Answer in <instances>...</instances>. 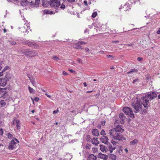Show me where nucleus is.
Instances as JSON below:
<instances>
[{
    "mask_svg": "<svg viewBox=\"0 0 160 160\" xmlns=\"http://www.w3.org/2000/svg\"><path fill=\"white\" fill-rule=\"evenodd\" d=\"M44 14H49L50 11L48 10H45L44 11Z\"/></svg>",
    "mask_w": 160,
    "mask_h": 160,
    "instance_id": "72a5a7b5",
    "label": "nucleus"
},
{
    "mask_svg": "<svg viewBox=\"0 0 160 160\" xmlns=\"http://www.w3.org/2000/svg\"><path fill=\"white\" fill-rule=\"evenodd\" d=\"M99 95V93L96 94V96H98Z\"/></svg>",
    "mask_w": 160,
    "mask_h": 160,
    "instance_id": "69168bd1",
    "label": "nucleus"
},
{
    "mask_svg": "<svg viewBox=\"0 0 160 160\" xmlns=\"http://www.w3.org/2000/svg\"><path fill=\"white\" fill-rule=\"evenodd\" d=\"M22 52L25 56L29 58H32L38 55V53L36 51H32L28 49L22 50Z\"/></svg>",
    "mask_w": 160,
    "mask_h": 160,
    "instance_id": "7ed1b4c3",
    "label": "nucleus"
},
{
    "mask_svg": "<svg viewBox=\"0 0 160 160\" xmlns=\"http://www.w3.org/2000/svg\"><path fill=\"white\" fill-rule=\"evenodd\" d=\"M6 105V102L4 100H0V107H4Z\"/></svg>",
    "mask_w": 160,
    "mask_h": 160,
    "instance_id": "412c9836",
    "label": "nucleus"
},
{
    "mask_svg": "<svg viewBox=\"0 0 160 160\" xmlns=\"http://www.w3.org/2000/svg\"><path fill=\"white\" fill-rule=\"evenodd\" d=\"M112 42L113 43H117V42H118L119 41H112Z\"/></svg>",
    "mask_w": 160,
    "mask_h": 160,
    "instance_id": "052dcab7",
    "label": "nucleus"
},
{
    "mask_svg": "<svg viewBox=\"0 0 160 160\" xmlns=\"http://www.w3.org/2000/svg\"><path fill=\"white\" fill-rule=\"evenodd\" d=\"M48 4L51 7L55 8L60 5V1L58 0H50L49 1Z\"/></svg>",
    "mask_w": 160,
    "mask_h": 160,
    "instance_id": "39448f33",
    "label": "nucleus"
},
{
    "mask_svg": "<svg viewBox=\"0 0 160 160\" xmlns=\"http://www.w3.org/2000/svg\"><path fill=\"white\" fill-rule=\"evenodd\" d=\"M39 98L37 97H35V98H34V100L36 102H38L39 100Z\"/></svg>",
    "mask_w": 160,
    "mask_h": 160,
    "instance_id": "de8ad7c7",
    "label": "nucleus"
},
{
    "mask_svg": "<svg viewBox=\"0 0 160 160\" xmlns=\"http://www.w3.org/2000/svg\"><path fill=\"white\" fill-rule=\"evenodd\" d=\"M17 143L14 140H12L10 143V145L8 146V149L10 150H12L16 147Z\"/></svg>",
    "mask_w": 160,
    "mask_h": 160,
    "instance_id": "1a4fd4ad",
    "label": "nucleus"
},
{
    "mask_svg": "<svg viewBox=\"0 0 160 160\" xmlns=\"http://www.w3.org/2000/svg\"><path fill=\"white\" fill-rule=\"evenodd\" d=\"M45 95H46L47 97H49V98H50L51 97V96L49 95L47 93L45 94Z\"/></svg>",
    "mask_w": 160,
    "mask_h": 160,
    "instance_id": "864d4df0",
    "label": "nucleus"
},
{
    "mask_svg": "<svg viewBox=\"0 0 160 160\" xmlns=\"http://www.w3.org/2000/svg\"><path fill=\"white\" fill-rule=\"evenodd\" d=\"M122 110L126 114L128 115L129 117L132 118H134V115L131 108L128 107H125L123 108Z\"/></svg>",
    "mask_w": 160,
    "mask_h": 160,
    "instance_id": "20e7f679",
    "label": "nucleus"
},
{
    "mask_svg": "<svg viewBox=\"0 0 160 160\" xmlns=\"http://www.w3.org/2000/svg\"><path fill=\"white\" fill-rule=\"evenodd\" d=\"M123 127L122 126L120 125H118L115 128L111 129L110 130H115L116 132H122L124 131V129H123Z\"/></svg>",
    "mask_w": 160,
    "mask_h": 160,
    "instance_id": "423d86ee",
    "label": "nucleus"
},
{
    "mask_svg": "<svg viewBox=\"0 0 160 160\" xmlns=\"http://www.w3.org/2000/svg\"><path fill=\"white\" fill-rule=\"evenodd\" d=\"M7 32V31L6 30V29L5 28H4L3 30V32L4 33L6 32Z\"/></svg>",
    "mask_w": 160,
    "mask_h": 160,
    "instance_id": "680f3d73",
    "label": "nucleus"
},
{
    "mask_svg": "<svg viewBox=\"0 0 160 160\" xmlns=\"http://www.w3.org/2000/svg\"><path fill=\"white\" fill-rule=\"evenodd\" d=\"M12 76V75L9 72H6V74L5 76V78L6 79L9 80L11 79Z\"/></svg>",
    "mask_w": 160,
    "mask_h": 160,
    "instance_id": "2eb2a0df",
    "label": "nucleus"
},
{
    "mask_svg": "<svg viewBox=\"0 0 160 160\" xmlns=\"http://www.w3.org/2000/svg\"><path fill=\"white\" fill-rule=\"evenodd\" d=\"M68 70L71 73H74L75 72L74 71L73 69H68Z\"/></svg>",
    "mask_w": 160,
    "mask_h": 160,
    "instance_id": "79ce46f5",
    "label": "nucleus"
},
{
    "mask_svg": "<svg viewBox=\"0 0 160 160\" xmlns=\"http://www.w3.org/2000/svg\"><path fill=\"white\" fill-rule=\"evenodd\" d=\"M137 71V69H131V70L130 71L127 72V73L128 74H129L131 73V72H136Z\"/></svg>",
    "mask_w": 160,
    "mask_h": 160,
    "instance_id": "cd10ccee",
    "label": "nucleus"
},
{
    "mask_svg": "<svg viewBox=\"0 0 160 160\" xmlns=\"http://www.w3.org/2000/svg\"><path fill=\"white\" fill-rule=\"evenodd\" d=\"M106 57L108 58H114V57L112 55H108L106 56Z\"/></svg>",
    "mask_w": 160,
    "mask_h": 160,
    "instance_id": "ea45409f",
    "label": "nucleus"
},
{
    "mask_svg": "<svg viewBox=\"0 0 160 160\" xmlns=\"http://www.w3.org/2000/svg\"><path fill=\"white\" fill-rule=\"evenodd\" d=\"M119 117L121 119L123 120L124 118V114L122 113H120L119 115Z\"/></svg>",
    "mask_w": 160,
    "mask_h": 160,
    "instance_id": "a878e982",
    "label": "nucleus"
},
{
    "mask_svg": "<svg viewBox=\"0 0 160 160\" xmlns=\"http://www.w3.org/2000/svg\"><path fill=\"white\" fill-rule=\"evenodd\" d=\"M9 68L8 66H7L5 67L2 70V72H3V73L6 70L9 69Z\"/></svg>",
    "mask_w": 160,
    "mask_h": 160,
    "instance_id": "f704fd0d",
    "label": "nucleus"
},
{
    "mask_svg": "<svg viewBox=\"0 0 160 160\" xmlns=\"http://www.w3.org/2000/svg\"><path fill=\"white\" fill-rule=\"evenodd\" d=\"M92 133L93 135L96 136H97L99 135L98 131L96 129H93Z\"/></svg>",
    "mask_w": 160,
    "mask_h": 160,
    "instance_id": "f3484780",
    "label": "nucleus"
},
{
    "mask_svg": "<svg viewBox=\"0 0 160 160\" xmlns=\"http://www.w3.org/2000/svg\"><path fill=\"white\" fill-rule=\"evenodd\" d=\"M4 133V131L2 128H0V136H2Z\"/></svg>",
    "mask_w": 160,
    "mask_h": 160,
    "instance_id": "7c9ffc66",
    "label": "nucleus"
},
{
    "mask_svg": "<svg viewBox=\"0 0 160 160\" xmlns=\"http://www.w3.org/2000/svg\"><path fill=\"white\" fill-rule=\"evenodd\" d=\"M110 157L112 160H115L116 159V156L113 154H110Z\"/></svg>",
    "mask_w": 160,
    "mask_h": 160,
    "instance_id": "b1692460",
    "label": "nucleus"
},
{
    "mask_svg": "<svg viewBox=\"0 0 160 160\" xmlns=\"http://www.w3.org/2000/svg\"><path fill=\"white\" fill-rule=\"evenodd\" d=\"M85 51H86L87 52H88L89 51V49L88 48H85Z\"/></svg>",
    "mask_w": 160,
    "mask_h": 160,
    "instance_id": "3c124183",
    "label": "nucleus"
},
{
    "mask_svg": "<svg viewBox=\"0 0 160 160\" xmlns=\"http://www.w3.org/2000/svg\"><path fill=\"white\" fill-rule=\"evenodd\" d=\"M92 92V91H88L87 92V93H91Z\"/></svg>",
    "mask_w": 160,
    "mask_h": 160,
    "instance_id": "0e129e2a",
    "label": "nucleus"
},
{
    "mask_svg": "<svg viewBox=\"0 0 160 160\" xmlns=\"http://www.w3.org/2000/svg\"><path fill=\"white\" fill-rule=\"evenodd\" d=\"M7 136L10 138H11L13 136L12 134H11L10 132H8L6 134Z\"/></svg>",
    "mask_w": 160,
    "mask_h": 160,
    "instance_id": "c85d7f7f",
    "label": "nucleus"
},
{
    "mask_svg": "<svg viewBox=\"0 0 160 160\" xmlns=\"http://www.w3.org/2000/svg\"><path fill=\"white\" fill-rule=\"evenodd\" d=\"M13 124L16 123V127L18 129H19L20 128V121L18 119H14L13 121Z\"/></svg>",
    "mask_w": 160,
    "mask_h": 160,
    "instance_id": "9b49d317",
    "label": "nucleus"
},
{
    "mask_svg": "<svg viewBox=\"0 0 160 160\" xmlns=\"http://www.w3.org/2000/svg\"><path fill=\"white\" fill-rule=\"evenodd\" d=\"M15 140L18 143L19 142V141H18V140L17 139L15 138Z\"/></svg>",
    "mask_w": 160,
    "mask_h": 160,
    "instance_id": "e2e57ef3",
    "label": "nucleus"
},
{
    "mask_svg": "<svg viewBox=\"0 0 160 160\" xmlns=\"http://www.w3.org/2000/svg\"><path fill=\"white\" fill-rule=\"evenodd\" d=\"M59 112V110L58 109H57L56 110H54L53 111L52 113L53 114H56L58 112Z\"/></svg>",
    "mask_w": 160,
    "mask_h": 160,
    "instance_id": "58836bf2",
    "label": "nucleus"
},
{
    "mask_svg": "<svg viewBox=\"0 0 160 160\" xmlns=\"http://www.w3.org/2000/svg\"><path fill=\"white\" fill-rule=\"evenodd\" d=\"M21 2H24L26 3H28L29 2H30L31 3V2H30L29 1H28V0H22Z\"/></svg>",
    "mask_w": 160,
    "mask_h": 160,
    "instance_id": "a19ab883",
    "label": "nucleus"
},
{
    "mask_svg": "<svg viewBox=\"0 0 160 160\" xmlns=\"http://www.w3.org/2000/svg\"><path fill=\"white\" fill-rule=\"evenodd\" d=\"M9 42L10 44L12 45H15L16 44V42L14 41H10Z\"/></svg>",
    "mask_w": 160,
    "mask_h": 160,
    "instance_id": "473e14b6",
    "label": "nucleus"
},
{
    "mask_svg": "<svg viewBox=\"0 0 160 160\" xmlns=\"http://www.w3.org/2000/svg\"><path fill=\"white\" fill-rule=\"evenodd\" d=\"M40 1H42V3L43 2L44 0H35V2L31 1L30 2L33 4L38 5L39 4Z\"/></svg>",
    "mask_w": 160,
    "mask_h": 160,
    "instance_id": "6ab92c4d",
    "label": "nucleus"
},
{
    "mask_svg": "<svg viewBox=\"0 0 160 160\" xmlns=\"http://www.w3.org/2000/svg\"><path fill=\"white\" fill-rule=\"evenodd\" d=\"M37 160H42V158H40L38 159H37Z\"/></svg>",
    "mask_w": 160,
    "mask_h": 160,
    "instance_id": "338daca9",
    "label": "nucleus"
},
{
    "mask_svg": "<svg viewBox=\"0 0 160 160\" xmlns=\"http://www.w3.org/2000/svg\"><path fill=\"white\" fill-rule=\"evenodd\" d=\"M83 2L85 4V5L86 6H87L88 5V2H87V1H86V0L84 1V2Z\"/></svg>",
    "mask_w": 160,
    "mask_h": 160,
    "instance_id": "09e8293b",
    "label": "nucleus"
},
{
    "mask_svg": "<svg viewBox=\"0 0 160 160\" xmlns=\"http://www.w3.org/2000/svg\"><path fill=\"white\" fill-rule=\"evenodd\" d=\"M92 150L93 153H96L98 152V149L96 148H92Z\"/></svg>",
    "mask_w": 160,
    "mask_h": 160,
    "instance_id": "2f4dec72",
    "label": "nucleus"
},
{
    "mask_svg": "<svg viewBox=\"0 0 160 160\" xmlns=\"http://www.w3.org/2000/svg\"><path fill=\"white\" fill-rule=\"evenodd\" d=\"M100 134L101 135H105L106 134L105 132L103 130H102L100 132Z\"/></svg>",
    "mask_w": 160,
    "mask_h": 160,
    "instance_id": "e433bc0d",
    "label": "nucleus"
},
{
    "mask_svg": "<svg viewBox=\"0 0 160 160\" xmlns=\"http://www.w3.org/2000/svg\"><path fill=\"white\" fill-rule=\"evenodd\" d=\"M138 80V79H136L133 81V83H134L135 82L137 81Z\"/></svg>",
    "mask_w": 160,
    "mask_h": 160,
    "instance_id": "603ef678",
    "label": "nucleus"
},
{
    "mask_svg": "<svg viewBox=\"0 0 160 160\" xmlns=\"http://www.w3.org/2000/svg\"><path fill=\"white\" fill-rule=\"evenodd\" d=\"M101 140L102 142L105 144L108 143V137L106 136H103L101 138Z\"/></svg>",
    "mask_w": 160,
    "mask_h": 160,
    "instance_id": "f8f14e48",
    "label": "nucleus"
},
{
    "mask_svg": "<svg viewBox=\"0 0 160 160\" xmlns=\"http://www.w3.org/2000/svg\"><path fill=\"white\" fill-rule=\"evenodd\" d=\"M97 159V157L93 154H91L88 157V160H95Z\"/></svg>",
    "mask_w": 160,
    "mask_h": 160,
    "instance_id": "a211bd4d",
    "label": "nucleus"
},
{
    "mask_svg": "<svg viewBox=\"0 0 160 160\" xmlns=\"http://www.w3.org/2000/svg\"><path fill=\"white\" fill-rule=\"evenodd\" d=\"M3 75V72H0V77L2 76Z\"/></svg>",
    "mask_w": 160,
    "mask_h": 160,
    "instance_id": "5fc2aeb1",
    "label": "nucleus"
},
{
    "mask_svg": "<svg viewBox=\"0 0 160 160\" xmlns=\"http://www.w3.org/2000/svg\"><path fill=\"white\" fill-rule=\"evenodd\" d=\"M75 0H67L69 2L72 3L75 2Z\"/></svg>",
    "mask_w": 160,
    "mask_h": 160,
    "instance_id": "49530a36",
    "label": "nucleus"
},
{
    "mask_svg": "<svg viewBox=\"0 0 160 160\" xmlns=\"http://www.w3.org/2000/svg\"><path fill=\"white\" fill-rule=\"evenodd\" d=\"M105 123H106L105 121H102L101 122V125L103 126H104L105 125Z\"/></svg>",
    "mask_w": 160,
    "mask_h": 160,
    "instance_id": "37998d69",
    "label": "nucleus"
},
{
    "mask_svg": "<svg viewBox=\"0 0 160 160\" xmlns=\"http://www.w3.org/2000/svg\"><path fill=\"white\" fill-rule=\"evenodd\" d=\"M109 151L110 153H112L114 150L116 148L115 147H112L111 145H110L109 146Z\"/></svg>",
    "mask_w": 160,
    "mask_h": 160,
    "instance_id": "4be33fe9",
    "label": "nucleus"
},
{
    "mask_svg": "<svg viewBox=\"0 0 160 160\" xmlns=\"http://www.w3.org/2000/svg\"><path fill=\"white\" fill-rule=\"evenodd\" d=\"M8 80L5 78H2L0 79V86L4 87L7 84Z\"/></svg>",
    "mask_w": 160,
    "mask_h": 160,
    "instance_id": "6e6552de",
    "label": "nucleus"
},
{
    "mask_svg": "<svg viewBox=\"0 0 160 160\" xmlns=\"http://www.w3.org/2000/svg\"><path fill=\"white\" fill-rule=\"evenodd\" d=\"M92 143L95 146L98 145V144L99 143V141L98 140V138H94L92 140Z\"/></svg>",
    "mask_w": 160,
    "mask_h": 160,
    "instance_id": "ddd939ff",
    "label": "nucleus"
},
{
    "mask_svg": "<svg viewBox=\"0 0 160 160\" xmlns=\"http://www.w3.org/2000/svg\"><path fill=\"white\" fill-rule=\"evenodd\" d=\"M133 45V44L130 43V44H127V45L128 46H132Z\"/></svg>",
    "mask_w": 160,
    "mask_h": 160,
    "instance_id": "6e6d98bb",
    "label": "nucleus"
},
{
    "mask_svg": "<svg viewBox=\"0 0 160 160\" xmlns=\"http://www.w3.org/2000/svg\"><path fill=\"white\" fill-rule=\"evenodd\" d=\"M97 157L99 158L103 159L104 160H107L108 158V155L102 154L101 152H100L98 154Z\"/></svg>",
    "mask_w": 160,
    "mask_h": 160,
    "instance_id": "9d476101",
    "label": "nucleus"
},
{
    "mask_svg": "<svg viewBox=\"0 0 160 160\" xmlns=\"http://www.w3.org/2000/svg\"><path fill=\"white\" fill-rule=\"evenodd\" d=\"M97 15V12H93L92 15V17L95 18Z\"/></svg>",
    "mask_w": 160,
    "mask_h": 160,
    "instance_id": "c756f323",
    "label": "nucleus"
},
{
    "mask_svg": "<svg viewBox=\"0 0 160 160\" xmlns=\"http://www.w3.org/2000/svg\"><path fill=\"white\" fill-rule=\"evenodd\" d=\"M62 74L63 75H67L68 74V73L64 71H63L62 72Z\"/></svg>",
    "mask_w": 160,
    "mask_h": 160,
    "instance_id": "c03bdc74",
    "label": "nucleus"
},
{
    "mask_svg": "<svg viewBox=\"0 0 160 160\" xmlns=\"http://www.w3.org/2000/svg\"><path fill=\"white\" fill-rule=\"evenodd\" d=\"M157 96V94L155 92H151L146 94L145 97L142 98V102H141V100L139 99L138 97H136L132 98V106L135 111V112H138L142 107V104L145 108H147L149 106V100L153 99Z\"/></svg>",
    "mask_w": 160,
    "mask_h": 160,
    "instance_id": "f257e3e1",
    "label": "nucleus"
},
{
    "mask_svg": "<svg viewBox=\"0 0 160 160\" xmlns=\"http://www.w3.org/2000/svg\"><path fill=\"white\" fill-rule=\"evenodd\" d=\"M28 89L29 91V92L31 93H32L34 92V90L32 88H31L30 87L28 86Z\"/></svg>",
    "mask_w": 160,
    "mask_h": 160,
    "instance_id": "bb28decb",
    "label": "nucleus"
},
{
    "mask_svg": "<svg viewBox=\"0 0 160 160\" xmlns=\"http://www.w3.org/2000/svg\"><path fill=\"white\" fill-rule=\"evenodd\" d=\"M125 151L126 152V153H127L128 152V150L127 148H125L124 149Z\"/></svg>",
    "mask_w": 160,
    "mask_h": 160,
    "instance_id": "13d9d810",
    "label": "nucleus"
},
{
    "mask_svg": "<svg viewBox=\"0 0 160 160\" xmlns=\"http://www.w3.org/2000/svg\"><path fill=\"white\" fill-rule=\"evenodd\" d=\"M100 150L102 152H106L108 150L107 148L105 146L100 145Z\"/></svg>",
    "mask_w": 160,
    "mask_h": 160,
    "instance_id": "dca6fc26",
    "label": "nucleus"
},
{
    "mask_svg": "<svg viewBox=\"0 0 160 160\" xmlns=\"http://www.w3.org/2000/svg\"><path fill=\"white\" fill-rule=\"evenodd\" d=\"M53 12H54L53 11H50L49 14H53Z\"/></svg>",
    "mask_w": 160,
    "mask_h": 160,
    "instance_id": "bf43d9fd",
    "label": "nucleus"
},
{
    "mask_svg": "<svg viewBox=\"0 0 160 160\" xmlns=\"http://www.w3.org/2000/svg\"><path fill=\"white\" fill-rule=\"evenodd\" d=\"M137 60L138 61H141L142 60V58L138 57L137 58Z\"/></svg>",
    "mask_w": 160,
    "mask_h": 160,
    "instance_id": "a18cd8bd",
    "label": "nucleus"
},
{
    "mask_svg": "<svg viewBox=\"0 0 160 160\" xmlns=\"http://www.w3.org/2000/svg\"><path fill=\"white\" fill-rule=\"evenodd\" d=\"M6 88H0V94H1L4 93L6 90Z\"/></svg>",
    "mask_w": 160,
    "mask_h": 160,
    "instance_id": "5701e85b",
    "label": "nucleus"
},
{
    "mask_svg": "<svg viewBox=\"0 0 160 160\" xmlns=\"http://www.w3.org/2000/svg\"><path fill=\"white\" fill-rule=\"evenodd\" d=\"M157 33L158 34H160V28L158 29V31L157 32Z\"/></svg>",
    "mask_w": 160,
    "mask_h": 160,
    "instance_id": "8fccbe9b",
    "label": "nucleus"
},
{
    "mask_svg": "<svg viewBox=\"0 0 160 160\" xmlns=\"http://www.w3.org/2000/svg\"><path fill=\"white\" fill-rule=\"evenodd\" d=\"M83 84L84 86L85 87H86L87 86V83L86 82H84Z\"/></svg>",
    "mask_w": 160,
    "mask_h": 160,
    "instance_id": "4d7b16f0",
    "label": "nucleus"
},
{
    "mask_svg": "<svg viewBox=\"0 0 160 160\" xmlns=\"http://www.w3.org/2000/svg\"><path fill=\"white\" fill-rule=\"evenodd\" d=\"M65 8V6L63 4H62L60 6V8L62 9H64Z\"/></svg>",
    "mask_w": 160,
    "mask_h": 160,
    "instance_id": "4c0bfd02",
    "label": "nucleus"
},
{
    "mask_svg": "<svg viewBox=\"0 0 160 160\" xmlns=\"http://www.w3.org/2000/svg\"><path fill=\"white\" fill-rule=\"evenodd\" d=\"M27 45L29 47H32L33 48H36L38 46L37 44L33 42L30 41L27 42Z\"/></svg>",
    "mask_w": 160,
    "mask_h": 160,
    "instance_id": "4468645a",
    "label": "nucleus"
},
{
    "mask_svg": "<svg viewBox=\"0 0 160 160\" xmlns=\"http://www.w3.org/2000/svg\"><path fill=\"white\" fill-rule=\"evenodd\" d=\"M138 141L137 139H135L130 142V145L136 144H137Z\"/></svg>",
    "mask_w": 160,
    "mask_h": 160,
    "instance_id": "aec40b11",
    "label": "nucleus"
},
{
    "mask_svg": "<svg viewBox=\"0 0 160 160\" xmlns=\"http://www.w3.org/2000/svg\"><path fill=\"white\" fill-rule=\"evenodd\" d=\"M53 59L55 60H58L59 59V58L58 57L56 56H53Z\"/></svg>",
    "mask_w": 160,
    "mask_h": 160,
    "instance_id": "c9c22d12",
    "label": "nucleus"
},
{
    "mask_svg": "<svg viewBox=\"0 0 160 160\" xmlns=\"http://www.w3.org/2000/svg\"><path fill=\"white\" fill-rule=\"evenodd\" d=\"M28 78H29L30 81L32 82V83L33 84L34 83V79L32 77V76L31 77L30 76L29 77L28 75Z\"/></svg>",
    "mask_w": 160,
    "mask_h": 160,
    "instance_id": "393cba45",
    "label": "nucleus"
},
{
    "mask_svg": "<svg viewBox=\"0 0 160 160\" xmlns=\"http://www.w3.org/2000/svg\"><path fill=\"white\" fill-rule=\"evenodd\" d=\"M82 44H85L83 42H78L76 43L73 47V48L75 49H83V48L80 46Z\"/></svg>",
    "mask_w": 160,
    "mask_h": 160,
    "instance_id": "0eeeda50",
    "label": "nucleus"
},
{
    "mask_svg": "<svg viewBox=\"0 0 160 160\" xmlns=\"http://www.w3.org/2000/svg\"><path fill=\"white\" fill-rule=\"evenodd\" d=\"M109 133L112 136L115 140L117 142L122 141L125 140V138L120 133L116 132L115 130H109Z\"/></svg>",
    "mask_w": 160,
    "mask_h": 160,
    "instance_id": "f03ea898",
    "label": "nucleus"
},
{
    "mask_svg": "<svg viewBox=\"0 0 160 160\" xmlns=\"http://www.w3.org/2000/svg\"><path fill=\"white\" fill-rule=\"evenodd\" d=\"M158 98L159 99H160V94H159V95L158 96Z\"/></svg>",
    "mask_w": 160,
    "mask_h": 160,
    "instance_id": "774afa93",
    "label": "nucleus"
}]
</instances>
